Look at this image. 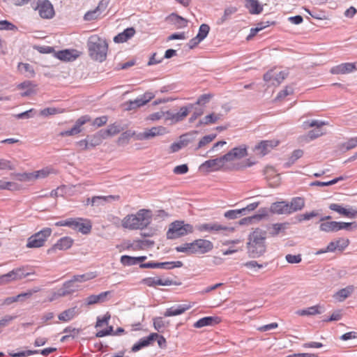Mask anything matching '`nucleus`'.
I'll return each mask as SVG.
<instances>
[{
    "mask_svg": "<svg viewBox=\"0 0 357 357\" xmlns=\"http://www.w3.org/2000/svg\"><path fill=\"white\" fill-rule=\"evenodd\" d=\"M154 95L151 93H146L144 95L138 97L134 100L128 101L126 105H128L127 109L132 110L137 109L141 106L144 105L148 102H149L153 98Z\"/></svg>",
    "mask_w": 357,
    "mask_h": 357,
    "instance_id": "obj_14",
    "label": "nucleus"
},
{
    "mask_svg": "<svg viewBox=\"0 0 357 357\" xmlns=\"http://www.w3.org/2000/svg\"><path fill=\"white\" fill-rule=\"evenodd\" d=\"M73 243V240L68 236L60 238L50 249L48 252H54L56 250H65L69 249Z\"/></svg>",
    "mask_w": 357,
    "mask_h": 357,
    "instance_id": "obj_18",
    "label": "nucleus"
},
{
    "mask_svg": "<svg viewBox=\"0 0 357 357\" xmlns=\"http://www.w3.org/2000/svg\"><path fill=\"white\" fill-rule=\"evenodd\" d=\"M319 215V213L316 211H312L310 213H305L303 214H301L298 216V221L301 222L303 220H309L312 218L317 217Z\"/></svg>",
    "mask_w": 357,
    "mask_h": 357,
    "instance_id": "obj_63",
    "label": "nucleus"
},
{
    "mask_svg": "<svg viewBox=\"0 0 357 357\" xmlns=\"http://www.w3.org/2000/svg\"><path fill=\"white\" fill-rule=\"evenodd\" d=\"M18 68L20 70L29 73L31 77H33L35 74L33 67L29 63H20Z\"/></svg>",
    "mask_w": 357,
    "mask_h": 357,
    "instance_id": "obj_64",
    "label": "nucleus"
},
{
    "mask_svg": "<svg viewBox=\"0 0 357 357\" xmlns=\"http://www.w3.org/2000/svg\"><path fill=\"white\" fill-rule=\"evenodd\" d=\"M321 312L319 310V306L314 305L306 309L300 310L296 312V314L300 316H310L320 314Z\"/></svg>",
    "mask_w": 357,
    "mask_h": 357,
    "instance_id": "obj_47",
    "label": "nucleus"
},
{
    "mask_svg": "<svg viewBox=\"0 0 357 357\" xmlns=\"http://www.w3.org/2000/svg\"><path fill=\"white\" fill-rule=\"evenodd\" d=\"M146 259V257H130L128 255H123L121 257V262L124 266H132L143 262Z\"/></svg>",
    "mask_w": 357,
    "mask_h": 357,
    "instance_id": "obj_36",
    "label": "nucleus"
},
{
    "mask_svg": "<svg viewBox=\"0 0 357 357\" xmlns=\"http://www.w3.org/2000/svg\"><path fill=\"white\" fill-rule=\"evenodd\" d=\"M193 231L194 227L192 225L185 223L183 220H176L169 225L166 235L168 239H176L192 234Z\"/></svg>",
    "mask_w": 357,
    "mask_h": 357,
    "instance_id": "obj_4",
    "label": "nucleus"
},
{
    "mask_svg": "<svg viewBox=\"0 0 357 357\" xmlns=\"http://www.w3.org/2000/svg\"><path fill=\"white\" fill-rule=\"evenodd\" d=\"M337 250L343 251L349 244V240L347 238H338L335 241Z\"/></svg>",
    "mask_w": 357,
    "mask_h": 357,
    "instance_id": "obj_60",
    "label": "nucleus"
},
{
    "mask_svg": "<svg viewBox=\"0 0 357 357\" xmlns=\"http://www.w3.org/2000/svg\"><path fill=\"white\" fill-rule=\"evenodd\" d=\"M197 229L200 231H208L211 233H217L221 231H233L234 230L233 227H228L220 225L218 222L201 224L197 226Z\"/></svg>",
    "mask_w": 357,
    "mask_h": 357,
    "instance_id": "obj_11",
    "label": "nucleus"
},
{
    "mask_svg": "<svg viewBox=\"0 0 357 357\" xmlns=\"http://www.w3.org/2000/svg\"><path fill=\"white\" fill-rule=\"evenodd\" d=\"M192 305L190 304H182L172 306L167 309L164 313L165 317L176 316L183 314L186 310L191 308Z\"/></svg>",
    "mask_w": 357,
    "mask_h": 357,
    "instance_id": "obj_20",
    "label": "nucleus"
},
{
    "mask_svg": "<svg viewBox=\"0 0 357 357\" xmlns=\"http://www.w3.org/2000/svg\"><path fill=\"white\" fill-rule=\"evenodd\" d=\"M52 229L46 227L40 231L31 235L27 239L26 247L28 248H39L45 245L47 238L51 236Z\"/></svg>",
    "mask_w": 357,
    "mask_h": 357,
    "instance_id": "obj_6",
    "label": "nucleus"
},
{
    "mask_svg": "<svg viewBox=\"0 0 357 357\" xmlns=\"http://www.w3.org/2000/svg\"><path fill=\"white\" fill-rule=\"evenodd\" d=\"M36 85L33 84L31 81H25L17 86L19 89H25V91L21 93V96L26 97L31 96L35 93Z\"/></svg>",
    "mask_w": 357,
    "mask_h": 357,
    "instance_id": "obj_35",
    "label": "nucleus"
},
{
    "mask_svg": "<svg viewBox=\"0 0 357 357\" xmlns=\"http://www.w3.org/2000/svg\"><path fill=\"white\" fill-rule=\"evenodd\" d=\"M245 7L248 9L251 14H259L263 10V7L259 4L257 0H245Z\"/></svg>",
    "mask_w": 357,
    "mask_h": 357,
    "instance_id": "obj_34",
    "label": "nucleus"
},
{
    "mask_svg": "<svg viewBox=\"0 0 357 357\" xmlns=\"http://www.w3.org/2000/svg\"><path fill=\"white\" fill-rule=\"evenodd\" d=\"M195 254L202 255L210 252L213 245L211 241L206 239H197L193 241Z\"/></svg>",
    "mask_w": 357,
    "mask_h": 357,
    "instance_id": "obj_13",
    "label": "nucleus"
},
{
    "mask_svg": "<svg viewBox=\"0 0 357 357\" xmlns=\"http://www.w3.org/2000/svg\"><path fill=\"white\" fill-rule=\"evenodd\" d=\"M73 229L77 230L84 234L90 233L91 230V224L88 220H83L82 218H76L75 223Z\"/></svg>",
    "mask_w": 357,
    "mask_h": 357,
    "instance_id": "obj_24",
    "label": "nucleus"
},
{
    "mask_svg": "<svg viewBox=\"0 0 357 357\" xmlns=\"http://www.w3.org/2000/svg\"><path fill=\"white\" fill-rule=\"evenodd\" d=\"M135 33V30L132 27L126 29L123 32L119 33L114 38V41L116 43L126 42L132 38Z\"/></svg>",
    "mask_w": 357,
    "mask_h": 357,
    "instance_id": "obj_27",
    "label": "nucleus"
},
{
    "mask_svg": "<svg viewBox=\"0 0 357 357\" xmlns=\"http://www.w3.org/2000/svg\"><path fill=\"white\" fill-rule=\"evenodd\" d=\"M29 275L30 273H25L23 268H17L0 275V284H6L13 281L20 280Z\"/></svg>",
    "mask_w": 357,
    "mask_h": 357,
    "instance_id": "obj_8",
    "label": "nucleus"
},
{
    "mask_svg": "<svg viewBox=\"0 0 357 357\" xmlns=\"http://www.w3.org/2000/svg\"><path fill=\"white\" fill-rule=\"evenodd\" d=\"M31 7L38 11L40 17L43 19H52L55 15L53 5L49 0H38L36 4L32 3Z\"/></svg>",
    "mask_w": 357,
    "mask_h": 357,
    "instance_id": "obj_7",
    "label": "nucleus"
},
{
    "mask_svg": "<svg viewBox=\"0 0 357 357\" xmlns=\"http://www.w3.org/2000/svg\"><path fill=\"white\" fill-rule=\"evenodd\" d=\"M137 132L134 130H128L123 132L118 138L117 144L119 146H125L128 144L131 138L136 139Z\"/></svg>",
    "mask_w": 357,
    "mask_h": 357,
    "instance_id": "obj_32",
    "label": "nucleus"
},
{
    "mask_svg": "<svg viewBox=\"0 0 357 357\" xmlns=\"http://www.w3.org/2000/svg\"><path fill=\"white\" fill-rule=\"evenodd\" d=\"M102 4V1H100L99 3L98 6L96 7V8H95L93 10L88 11L84 15V20H87V21H91V20H93L95 19H97L98 17L100 14V8Z\"/></svg>",
    "mask_w": 357,
    "mask_h": 357,
    "instance_id": "obj_49",
    "label": "nucleus"
},
{
    "mask_svg": "<svg viewBox=\"0 0 357 357\" xmlns=\"http://www.w3.org/2000/svg\"><path fill=\"white\" fill-rule=\"evenodd\" d=\"M194 107L195 105L190 103L185 106L181 107L176 113H172L169 111L158 112V120L164 118L165 121H169L170 123L182 121Z\"/></svg>",
    "mask_w": 357,
    "mask_h": 357,
    "instance_id": "obj_5",
    "label": "nucleus"
},
{
    "mask_svg": "<svg viewBox=\"0 0 357 357\" xmlns=\"http://www.w3.org/2000/svg\"><path fill=\"white\" fill-rule=\"evenodd\" d=\"M210 31V26L206 24H202L199 29L197 36L202 41L208 35Z\"/></svg>",
    "mask_w": 357,
    "mask_h": 357,
    "instance_id": "obj_57",
    "label": "nucleus"
},
{
    "mask_svg": "<svg viewBox=\"0 0 357 357\" xmlns=\"http://www.w3.org/2000/svg\"><path fill=\"white\" fill-rule=\"evenodd\" d=\"M357 70V63H344L331 68L330 72L333 75L347 74Z\"/></svg>",
    "mask_w": 357,
    "mask_h": 357,
    "instance_id": "obj_16",
    "label": "nucleus"
},
{
    "mask_svg": "<svg viewBox=\"0 0 357 357\" xmlns=\"http://www.w3.org/2000/svg\"><path fill=\"white\" fill-rule=\"evenodd\" d=\"M79 314V310L77 307L68 308L58 315L59 321L63 322H68L74 319Z\"/></svg>",
    "mask_w": 357,
    "mask_h": 357,
    "instance_id": "obj_23",
    "label": "nucleus"
},
{
    "mask_svg": "<svg viewBox=\"0 0 357 357\" xmlns=\"http://www.w3.org/2000/svg\"><path fill=\"white\" fill-rule=\"evenodd\" d=\"M75 281L73 279L66 282L62 288L60 289L59 295L60 296H67L73 294L77 289V286L75 285Z\"/></svg>",
    "mask_w": 357,
    "mask_h": 357,
    "instance_id": "obj_33",
    "label": "nucleus"
},
{
    "mask_svg": "<svg viewBox=\"0 0 357 357\" xmlns=\"http://www.w3.org/2000/svg\"><path fill=\"white\" fill-rule=\"evenodd\" d=\"M104 139H105V137L101 130L93 135H88L86 137L90 148L100 145Z\"/></svg>",
    "mask_w": 357,
    "mask_h": 357,
    "instance_id": "obj_29",
    "label": "nucleus"
},
{
    "mask_svg": "<svg viewBox=\"0 0 357 357\" xmlns=\"http://www.w3.org/2000/svg\"><path fill=\"white\" fill-rule=\"evenodd\" d=\"M318 126H315L313 128L314 129L310 130L307 133V137L310 139H317L321 136H322L325 132H324L321 129L322 126L326 125L327 123L324 121H318Z\"/></svg>",
    "mask_w": 357,
    "mask_h": 357,
    "instance_id": "obj_37",
    "label": "nucleus"
},
{
    "mask_svg": "<svg viewBox=\"0 0 357 357\" xmlns=\"http://www.w3.org/2000/svg\"><path fill=\"white\" fill-rule=\"evenodd\" d=\"M96 277L93 273H88L82 275H74L73 279L75 282H82L91 280Z\"/></svg>",
    "mask_w": 357,
    "mask_h": 357,
    "instance_id": "obj_52",
    "label": "nucleus"
},
{
    "mask_svg": "<svg viewBox=\"0 0 357 357\" xmlns=\"http://www.w3.org/2000/svg\"><path fill=\"white\" fill-rule=\"evenodd\" d=\"M57 56L60 60L70 61L72 58H75L73 55V52L68 50L59 51L57 54Z\"/></svg>",
    "mask_w": 357,
    "mask_h": 357,
    "instance_id": "obj_58",
    "label": "nucleus"
},
{
    "mask_svg": "<svg viewBox=\"0 0 357 357\" xmlns=\"http://www.w3.org/2000/svg\"><path fill=\"white\" fill-rule=\"evenodd\" d=\"M89 54L95 61L102 62L106 59L108 45L97 35L91 36L87 42Z\"/></svg>",
    "mask_w": 357,
    "mask_h": 357,
    "instance_id": "obj_3",
    "label": "nucleus"
},
{
    "mask_svg": "<svg viewBox=\"0 0 357 357\" xmlns=\"http://www.w3.org/2000/svg\"><path fill=\"white\" fill-rule=\"evenodd\" d=\"M38 353V351L26 350L20 352L9 351L8 355L12 357H27L34 354Z\"/></svg>",
    "mask_w": 357,
    "mask_h": 357,
    "instance_id": "obj_55",
    "label": "nucleus"
},
{
    "mask_svg": "<svg viewBox=\"0 0 357 357\" xmlns=\"http://www.w3.org/2000/svg\"><path fill=\"white\" fill-rule=\"evenodd\" d=\"M329 208L344 216H345V215H348L347 213V208H344L342 206L338 204H331L329 205Z\"/></svg>",
    "mask_w": 357,
    "mask_h": 357,
    "instance_id": "obj_62",
    "label": "nucleus"
},
{
    "mask_svg": "<svg viewBox=\"0 0 357 357\" xmlns=\"http://www.w3.org/2000/svg\"><path fill=\"white\" fill-rule=\"evenodd\" d=\"M91 120L89 115H84L80 116L76 121L73 127L71 128L73 134L76 135L82 131V126L86 123L90 122Z\"/></svg>",
    "mask_w": 357,
    "mask_h": 357,
    "instance_id": "obj_28",
    "label": "nucleus"
},
{
    "mask_svg": "<svg viewBox=\"0 0 357 357\" xmlns=\"http://www.w3.org/2000/svg\"><path fill=\"white\" fill-rule=\"evenodd\" d=\"M347 177L346 176H339V177H337L331 181H325V182H322V181H315L312 183H311L310 185L312 186H329V185H334L335 183H337V182L340 181H343Z\"/></svg>",
    "mask_w": 357,
    "mask_h": 357,
    "instance_id": "obj_48",
    "label": "nucleus"
},
{
    "mask_svg": "<svg viewBox=\"0 0 357 357\" xmlns=\"http://www.w3.org/2000/svg\"><path fill=\"white\" fill-rule=\"evenodd\" d=\"M152 215L150 210L140 209L135 214L126 215L122 220V226L130 230L143 229L150 225Z\"/></svg>",
    "mask_w": 357,
    "mask_h": 357,
    "instance_id": "obj_1",
    "label": "nucleus"
},
{
    "mask_svg": "<svg viewBox=\"0 0 357 357\" xmlns=\"http://www.w3.org/2000/svg\"><path fill=\"white\" fill-rule=\"evenodd\" d=\"M248 155V147L245 144H242L230 150L225 154L227 162H232L236 160H240Z\"/></svg>",
    "mask_w": 357,
    "mask_h": 357,
    "instance_id": "obj_9",
    "label": "nucleus"
},
{
    "mask_svg": "<svg viewBox=\"0 0 357 357\" xmlns=\"http://www.w3.org/2000/svg\"><path fill=\"white\" fill-rule=\"evenodd\" d=\"M226 163L227 162L224 155L221 157L205 161L201 165V168L206 169L207 171H218L222 169Z\"/></svg>",
    "mask_w": 357,
    "mask_h": 357,
    "instance_id": "obj_12",
    "label": "nucleus"
},
{
    "mask_svg": "<svg viewBox=\"0 0 357 357\" xmlns=\"http://www.w3.org/2000/svg\"><path fill=\"white\" fill-rule=\"evenodd\" d=\"M213 95L211 93H205L201 95L197 100L195 103H193L195 106L196 105H202L204 106L206 104L210 102L211 99L213 98Z\"/></svg>",
    "mask_w": 357,
    "mask_h": 357,
    "instance_id": "obj_51",
    "label": "nucleus"
},
{
    "mask_svg": "<svg viewBox=\"0 0 357 357\" xmlns=\"http://www.w3.org/2000/svg\"><path fill=\"white\" fill-rule=\"evenodd\" d=\"M303 155V151L301 149H296L294 151L291 155L289 158L288 161L284 164V167H290L298 159L301 158Z\"/></svg>",
    "mask_w": 357,
    "mask_h": 357,
    "instance_id": "obj_42",
    "label": "nucleus"
},
{
    "mask_svg": "<svg viewBox=\"0 0 357 357\" xmlns=\"http://www.w3.org/2000/svg\"><path fill=\"white\" fill-rule=\"evenodd\" d=\"M289 214L301 210L305 206V201L302 197H294L288 203Z\"/></svg>",
    "mask_w": 357,
    "mask_h": 357,
    "instance_id": "obj_31",
    "label": "nucleus"
},
{
    "mask_svg": "<svg viewBox=\"0 0 357 357\" xmlns=\"http://www.w3.org/2000/svg\"><path fill=\"white\" fill-rule=\"evenodd\" d=\"M181 266H183V262L181 261L158 262V269L170 270L174 268H180Z\"/></svg>",
    "mask_w": 357,
    "mask_h": 357,
    "instance_id": "obj_43",
    "label": "nucleus"
},
{
    "mask_svg": "<svg viewBox=\"0 0 357 357\" xmlns=\"http://www.w3.org/2000/svg\"><path fill=\"white\" fill-rule=\"evenodd\" d=\"M268 215V211L266 208H261L259 210V213L254 215L250 217H246L242 218L239 221V225H250L256 221H259L262 220L264 218Z\"/></svg>",
    "mask_w": 357,
    "mask_h": 357,
    "instance_id": "obj_19",
    "label": "nucleus"
},
{
    "mask_svg": "<svg viewBox=\"0 0 357 357\" xmlns=\"http://www.w3.org/2000/svg\"><path fill=\"white\" fill-rule=\"evenodd\" d=\"M111 294V291H104L100 293L98 295H91L88 296L86 299V303L87 305H94L97 303H101L105 302L107 298V296Z\"/></svg>",
    "mask_w": 357,
    "mask_h": 357,
    "instance_id": "obj_25",
    "label": "nucleus"
},
{
    "mask_svg": "<svg viewBox=\"0 0 357 357\" xmlns=\"http://www.w3.org/2000/svg\"><path fill=\"white\" fill-rule=\"evenodd\" d=\"M338 231L341 229H345L347 231H352L357 229V224L355 222H338Z\"/></svg>",
    "mask_w": 357,
    "mask_h": 357,
    "instance_id": "obj_56",
    "label": "nucleus"
},
{
    "mask_svg": "<svg viewBox=\"0 0 357 357\" xmlns=\"http://www.w3.org/2000/svg\"><path fill=\"white\" fill-rule=\"evenodd\" d=\"M338 222H324L320 225V230L325 232H335L338 231Z\"/></svg>",
    "mask_w": 357,
    "mask_h": 357,
    "instance_id": "obj_39",
    "label": "nucleus"
},
{
    "mask_svg": "<svg viewBox=\"0 0 357 357\" xmlns=\"http://www.w3.org/2000/svg\"><path fill=\"white\" fill-rule=\"evenodd\" d=\"M156 135V128L153 127L151 129L146 130L142 132L137 133L136 140H146L153 138Z\"/></svg>",
    "mask_w": 357,
    "mask_h": 357,
    "instance_id": "obj_41",
    "label": "nucleus"
},
{
    "mask_svg": "<svg viewBox=\"0 0 357 357\" xmlns=\"http://www.w3.org/2000/svg\"><path fill=\"white\" fill-rule=\"evenodd\" d=\"M354 286L349 285L345 288L339 290L337 292L336 296L340 298V301H342L348 298L354 291Z\"/></svg>",
    "mask_w": 357,
    "mask_h": 357,
    "instance_id": "obj_45",
    "label": "nucleus"
},
{
    "mask_svg": "<svg viewBox=\"0 0 357 357\" xmlns=\"http://www.w3.org/2000/svg\"><path fill=\"white\" fill-rule=\"evenodd\" d=\"M220 114H215L214 113L210 114L206 116L203 119L200 120L199 124L208 125L210 123H214L220 119Z\"/></svg>",
    "mask_w": 357,
    "mask_h": 357,
    "instance_id": "obj_50",
    "label": "nucleus"
},
{
    "mask_svg": "<svg viewBox=\"0 0 357 357\" xmlns=\"http://www.w3.org/2000/svg\"><path fill=\"white\" fill-rule=\"evenodd\" d=\"M120 199L119 195H108V196H93L91 197V206H102L106 204L117 202Z\"/></svg>",
    "mask_w": 357,
    "mask_h": 357,
    "instance_id": "obj_15",
    "label": "nucleus"
},
{
    "mask_svg": "<svg viewBox=\"0 0 357 357\" xmlns=\"http://www.w3.org/2000/svg\"><path fill=\"white\" fill-rule=\"evenodd\" d=\"M175 249L178 252H184L187 255L195 254L193 242L183 243L179 246L176 247Z\"/></svg>",
    "mask_w": 357,
    "mask_h": 357,
    "instance_id": "obj_46",
    "label": "nucleus"
},
{
    "mask_svg": "<svg viewBox=\"0 0 357 357\" xmlns=\"http://www.w3.org/2000/svg\"><path fill=\"white\" fill-rule=\"evenodd\" d=\"M76 218H68L66 220H61L56 222L55 225L57 227H68L71 229H74L75 226H76L75 223Z\"/></svg>",
    "mask_w": 357,
    "mask_h": 357,
    "instance_id": "obj_54",
    "label": "nucleus"
},
{
    "mask_svg": "<svg viewBox=\"0 0 357 357\" xmlns=\"http://www.w3.org/2000/svg\"><path fill=\"white\" fill-rule=\"evenodd\" d=\"M155 337H156V333H151L149 337L141 339L138 342L132 346V351L136 352L143 347L149 345L151 342L154 340Z\"/></svg>",
    "mask_w": 357,
    "mask_h": 357,
    "instance_id": "obj_30",
    "label": "nucleus"
},
{
    "mask_svg": "<svg viewBox=\"0 0 357 357\" xmlns=\"http://www.w3.org/2000/svg\"><path fill=\"white\" fill-rule=\"evenodd\" d=\"M220 322V318L218 317H205L194 324V327L200 328L207 326H213Z\"/></svg>",
    "mask_w": 357,
    "mask_h": 357,
    "instance_id": "obj_26",
    "label": "nucleus"
},
{
    "mask_svg": "<svg viewBox=\"0 0 357 357\" xmlns=\"http://www.w3.org/2000/svg\"><path fill=\"white\" fill-rule=\"evenodd\" d=\"M270 211L276 214H289L288 202H277L271 204Z\"/></svg>",
    "mask_w": 357,
    "mask_h": 357,
    "instance_id": "obj_21",
    "label": "nucleus"
},
{
    "mask_svg": "<svg viewBox=\"0 0 357 357\" xmlns=\"http://www.w3.org/2000/svg\"><path fill=\"white\" fill-rule=\"evenodd\" d=\"M288 75L287 70H281L278 68H273L268 71L264 75L266 82L275 81L278 84L281 83Z\"/></svg>",
    "mask_w": 357,
    "mask_h": 357,
    "instance_id": "obj_10",
    "label": "nucleus"
},
{
    "mask_svg": "<svg viewBox=\"0 0 357 357\" xmlns=\"http://www.w3.org/2000/svg\"><path fill=\"white\" fill-rule=\"evenodd\" d=\"M266 232L260 229H256L250 234L247 247L250 257H259L266 252Z\"/></svg>",
    "mask_w": 357,
    "mask_h": 357,
    "instance_id": "obj_2",
    "label": "nucleus"
},
{
    "mask_svg": "<svg viewBox=\"0 0 357 357\" xmlns=\"http://www.w3.org/2000/svg\"><path fill=\"white\" fill-rule=\"evenodd\" d=\"M17 318V315L6 314L0 319V330L8 326L14 319Z\"/></svg>",
    "mask_w": 357,
    "mask_h": 357,
    "instance_id": "obj_53",
    "label": "nucleus"
},
{
    "mask_svg": "<svg viewBox=\"0 0 357 357\" xmlns=\"http://www.w3.org/2000/svg\"><path fill=\"white\" fill-rule=\"evenodd\" d=\"M17 179L20 181H23V182L31 181L35 180L33 172H24L22 174H18L17 175Z\"/></svg>",
    "mask_w": 357,
    "mask_h": 357,
    "instance_id": "obj_61",
    "label": "nucleus"
},
{
    "mask_svg": "<svg viewBox=\"0 0 357 357\" xmlns=\"http://www.w3.org/2000/svg\"><path fill=\"white\" fill-rule=\"evenodd\" d=\"M101 130L103 135H105V138H107L109 136L115 135L119 133L121 130H123V128L121 127L119 124L113 123L109 126L107 129H102Z\"/></svg>",
    "mask_w": 357,
    "mask_h": 357,
    "instance_id": "obj_40",
    "label": "nucleus"
},
{
    "mask_svg": "<svg viewBox=\"0 0 357 357\" xmlns=\"http://www.w3.org/2000/svg\"><path fill=\"white\" fill-rule=\"evenodd\" d=\"M32 295L31 291L20 294L16 296L7 297L3 301V304L9 305L13 303L22 301V298H29Z\"/></svg>",
    "mask_w": 357,
    "mask_h": 357,
    "instance_id": "obj_44",
    "label": "nucleus"
},
{
    "mask_svg": "<svg viewBox=\"0 0 357 357\" xmlns=\"http://www.w3.org/2000/svg\"><path fill=\"white\" fill-rule=\"evenodd\" d=\"M167 20L169 22L174 24L178 28L187 26L188 23V21L185 19L174 13L168 16Z\"/></svg>",
    "mask_w": 357,
    "mask_h": 357,
    "instance_id": "obj_38",
    "label": "nucleus"
},
{
    "mask_svg": "<svg viewBox=\"0 0 357 357\" xmlns=\"http://www.w3.org/2000/svg\"><path fill=\"white\" fill-rule=\"evenodd\" d=\"M276 139L261 141L255 146V150L259 151L263 155L269 153L274 147L279 144Z\"/></svg>",
    "mask_w": 357,
    "mask_h": 357,
    "instance_id": "obj_17",
    "label": "nucleus"
},
{
    "mask_svg": "<svg viewBox=\"0 0 357 357\" xmlns=\"http://www.w3.org/2000/svg\"><path fill=\"white\" fill-rule=\"evenodd\" d=\"M244 209H236V210H229L225 213V217L234 220L237 218L239 215H243Z\"/></svg>",
    "mask_w": 357,
    "mask_h": 357,
    "instance_id": "obj_59",
    "label": "nucleus"
},
{
    "mask_svg": "<svg viewBox=\"0 0 357 357\" xmlns=\"http://www.w3.org/2000/svg\"><path fill=\"white\" fill-rule=\"evenodd\" d=\"M176 277L173 275L165 276L162 273L158 272V285H180L181 282L176 281Z\"/></svg>",
    "mask_w": 357,
    "mask_h": 357,
    "instance_id": "obj_22",
    "label": "nucleus"
}]
</instances>
